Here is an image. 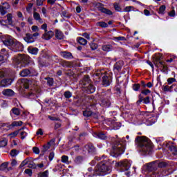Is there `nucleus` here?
Returning <instances> with one entry per match:
<instances>
[{
  "mask_svg": "<svg viewBox=\"0 0 177 177\" xmlns=\"http://www.w3.org/2000/svg\"><path fill=\"white\" fill-rule=\"evenodd\" d=\"M135 142L139 147L140 153L142 154H151L153 151V144L149 138L145 136H137Z\"/></svg>",
  "mask_w": 177,
  "mask_h": 177,
  "instance_id": "1",
  "label": "nucleus"
},
{
  "mask_svg": "<svg viewBox=\"0 0 177 177\" xmlns=\"http://www.w3.org/2000/svg\"><path fill=\"white\" fill-rule=\"evenodd\" d=\"M106 158V156L104 155L100 158H95V160H97V161L102 160L95 167L93 173L95 176H104V175H107L111 172V167L107 165V158Z\"/></svg>",
  "mask_w": 177,
  "mask_h": 177,
  "instance_id": "2",
  "label": "nucleus"
},
{
  "mask_svg": "<svg viewBox=\"0 0 177 177\" xmlns=\"http://www.w3.org/2000/svg\"><path fill=\"white\" fill-rule=\"evenodd\" d=\"M125 146H127V141L125 138H118L115 141V144L113 147V150L111 152V156L118 158L121 154H124L125 152Z\"/></svg>",
  "mask_w": 177,
  "mask_h": 177,
  "instance_id": "3",
  "label": "nucleus"
},
{
  "mask_svg": "<svg viewBox=\"0 0 177 177\" xmlns=\"http://www.w3.org/2000/svg\"><path fill=\"white\" fill-rule=\"evenodd\" d=\"M12 63L17 66L19 64H24V66H27V64H30V56L26 54L15 56L12 58Z\"/></svg>",
  "mask_w": 177,
  "mask_h": 177,
  "instance_id": "4",
  "label": "nucleus"
},
{
  "mask_svg": "<svg viewBox=\"0 0 177 177\" xmlns=\"http://www.w3.org/2000/svg\"><path fill=\"white\" fill-rule=\"evenodd\" d=\"M115 167L120 169L121 172H125L131 168V161L128 160H120L115 163Z\"/></svg>",
  "mask_w": 177,
  "mask_h": 177,
  "instance_id": "5",
  "label": "nucleus"
},
{
  "mask_svg": "<svg viewBox=\"0 0 177 177\" xmlns=\"http://www.w3.org/2000/svg\"><path fill=\"white\" fill-rule=\"evenodd\" d=\"M100 104L102 106V107H109L111 106V102H110V95H105L104 98L101 100Z\"/></svg>",
  "mask_w": 177,
  "mask_h": 177,
  "instance_id": "6",
  "label": "nucleus"
},
{
  "mask_svg": "<svg viewBox=\"0 0 177 177\" xmlns=\"http://www.w3.org/2000/svg\"><path fill=\"white\" fill-rule=\"evenodd\" d=\"M111 84V75L106 73L102 76L103 86H109Z\"/></svg>",
  "mask_w": 177,
  "mask_h": 177,
  "instance_id": "7",
  "label": "nucleus"
},
{
  "mask_svg": "<svg viewBox=\"0 0 177 177\" xmlns=\"http://www.w3.org/2000/svg\"><path fill=\"white\" fill-rule=\"evenodd\" d=\"M1 41L3 45L7 46L10 49V48L13 47V44H15V41L12 40L10 37H6L5 38L1 39Z\"/></svg>",
  "mask_w": 177,
  "mask_h": 177,
  "instance_id": "8",
  "label": "nucleus"
},
{
  "mask_svg": "<svg viewBox=\"0 0 177 177\" xmlns=\"http://www.w3.org/2000/svg\"><path fill=\"white\" fill-rule=\"evenodd\" d=\"M12 49L14 50V52H21L23 51L24 46L23 44L19 41H15Z\"/></svg>",
  "mask_w": 177,
  "mask_h": 177,
  "instance_id": "9",
  "label": "nucleus"
},
{
  "mask_svg": "<svg viewBox=\"0 0 177 177\" xmlns=\"http://www.w3.org/2000/svg\"><path fill=\"white\" fill-rule=\"evenodd\" d=\"M53 35H55V32H53V31L47 30L42 35L41 37L43 39H45L46 41H49V39H51L53 37Z\"/></svg>",
  "mask_w": 177,
  "mask_h": 177,
  "instance_id": "10",
  "label": "nucleus"
},
{
  "mask_svg": "<svg viewBox=\"0 0 177 177\" xmlns=\"http://www.w3.org/2000/svg\"><path fill=\"white\" fill-rule=\"evenodd\" d=\"M60 56L66 60H71V59H74L73 54L68 51H61L59 53Z\"/></svg>",
  "mask_w": 177,
  "mask_h": 177,
  "instance_id": "11",
  "label": "nucleus"
},
{
  "mask_svg": "<svg viewBox=\"0 0 177 177\" xmlns=\"http://www.w3.org/2000/svg\"><path fill=\"white\" fill-rule=\"evenodd\" d=\"M12 79H3L0 82V86L2 88H6L10 85H12Z\"/></svg>",
  "mask_w": 177,
  "mask_h": 177,
  "instance_id": "12",
  "label": "nucleus"
},
{
  "mask_svg": "<svg viewBox=\"0 0 177 177\" xmlns=\"http://www.w3.org/2000/svg\"><path fill=\"white\" fill-rule=\"evenodd\" d=\"M93 136L94 138H97V139H102V140H106V139H107V136H106V133L103 132H94L93 133Z\"/></svg>",
  "mask_w": 177,
  "mask_h": 177,
  "instance_id": "13",
  "label": "nucleus"
},
{
  "mask_svg": "<svg viewBox=\"0 0 177 177\" xmlns=\"http://www.w3.org/2000/svg\"><path fill=\"white\" fill-rule=\"evenodd\" d=\"M154 64L161 67L162 68H165V62L161 61V57H156Z\"/></svg>",
  "mask_w": 177,
  "mask_h": 177,
  "instance_id": "14",
  "label": "nucleus"
},
{
  "mask_svg": "<svg viewBox=\"0 0 177 177\" xmlns=\"http://www.w3.org/2000/svg\"><path fill=\"white\" fill-rule=\"evenodd\" d=\"M24 39L27 44H32V42H35V38L32 37V35L30 33H27Z\"/></svg>",
  "mask_w": 177,
  "mask_h": 177,
  "instance_id": "15",
  "label": "nucleus"
},
{
  "mask_svg": "<svg viewBox=\"0 0 177 177\" xmlns=\"http://www.w3.org/2000/svg\"><path fill=\"white\" fill-rule=\"evenodd\" d=\"M84 148L86 150H87L88 153H91V154H93L95 151H96V149H95V147L93 144L88 143L86 145H85Z\"/></svg>",
  "mask_w": 177,
  "mask_h": 177,
  "instance_id": "16",
  "label": "nucleus"
},
{
  "mask_svg": "<svg viewBox=\"0 0 177 177\" xmlns=\"http://www.w3.org/2000/svg\"><path fill=\"white\" fill-rule=\"evenodd\" d=\"M148 171H154L157 168V161L149 162L147 165Z\"/></svg>",
  "mask_w": 177,
  "mask_h": 177,
  "instance_id": "17",
  "label": "nucleus"
},
{
  "mask_svg": "<svg viewBox=\"0 0 177 177\" xmlns=\"http://www.w3.org/2000/svg\"><path fill=\"white\" fill-rule=\"evenodd\" d=\"M11 117H17L20 114V109L19 108H12L10 112Z\"/></svg>",
  "mask_w": 177,
  "mask_h": 177,
  "instance_id": "18",
  "label": "nucleus"
},
{
  "mask_svg": "<svg viewBox=\"0 0 177 177\" xmlns=\"http://www.w3.org/2000/svg\"><path fill=\"white\" fill-rule=\"evenodd\" d=\"M2 94L4 96H9V97L14 96L15 95V91H13V90H12V89L6 88V89H4L2 91Z\"/></svg>",
  "mask_w": 177,
  "mask_h": 177,
  "instance_id": "19",
  "label": "nucleus"
},
{
  "mask_svg": "<svg viewBox=\"0 0 177 177\" xmlns=\"http://www.w3.org/2000/svg\"><path fill=\"white\" fill-rule=\"evenodd\" d=\"M38 50L39 49L37 47L29 46L28 48V52L31 55H38Z\"/></svg>",
  "mask_w": 177,
  "mask_h": 177,
  "instance_id": "20",
  "label": "nucleus"
},
{
  "mask_svg": "<svg viewBox=\"0 0 177 177\" xmlns=\"http://www.w3.org/2000/svg\"><path fill=\"white\" fill-rule=\"evenodd\" d=\"M33 19H35L36 21H39L40 24H42V23H44V21L41 18V15L37 12H33Z\"/></svg>",
  "mask_w": 177,
  "mask_h": 177,
  "instance_id": "21",
  "label": "nucleus"
},
{
  "mask_svg": "<svg viewBox=\"0 0 177 177\" xmlns=\"http://www.w3.org/2000/svg\"><path fill=\"white\" fill-rule=\"evenodd\" d=\"M55 37L57 39H63L64 38V35L63 34V32H62L59 29L55 30Z\"/></svg>",
  "mask_w": 177,
  "mask_h": 177,
  "instance_id": "22",
  "label": "nucleus"
},
{
  "mask_svg": "<svg viewBox=\"0 0 177 177\" xmlns=\"http://www.w3.org/2000/svg\"><path fill=\"white\" fill-rule=\"evenodd\" d=\"M44 103L48 106H55V104H56V101L52 98H46L44 100Z\"/></svg>",
  "mask_w": 177,
  "mask_h": 177,
  "instance_id": "23",
  "label": "nucleus"
},
{
  "mask_svg": "<svg viewBox=\"0 0 177 177\" xmlns=\"http://www.w3.org/2000/svg\"><path fill=\"white\" fill-rule=\"evenodd\" d=\"M100 10L102 12V13H104L105 15H107L108 16H111L113 15V12H111V10L104 8V7H101L100 8Z\"/></svg>",
  "mask_w": 177,
  "mask_h": 177,
  "instance_id": "24",
  "label": "nucleus"
},
{
  "mask_svg": "<svg viewBox=\"0 0 177 177\" xmlns=\"http://www.w3.org/2000/svg\"><path fill=\"white\" fill-rule=\"evenodd\" d=\"M30 74L31 71H30L29 69H24L19 73L21 77H28L29 75H30Z\"/></svg>",
  "mask_w": 177,
  "mask_h": 177,
  "instance_id": "25",
  "label": "nucleus"
},
{
  "mask_svg": "<svg viewBox=\"0 0 177 177\" xmlns=\"http://www.w3.org/2000/svg\"><path fill=\"white\" fill-rule=\"evenodd\" d=\"M102 49L104 52H111V50H113V46L110 44H105L102 46Z\"/></svg>",
  "mask_w": 177,
  "mask_h": 177,
  "instance_id": "26",
  "label": "nucleus"
},
{
  "mask_svg": "<svg viewBox=\"0 0 177 177\" xmlns=\"http://www.w3.org/2000/svg\"><path fill=\"white\" fill-rule=\"evenodd\" d=\"M77 41L78 44H80V45H83L84 46H85V45L88 44V40L85 39L83 37H77Z\"/></svg>",
  "mask_w": 177,
  "mask_h": 177,
  "instance_id": "27",
  "label": "nucleus"
},
{
  "mask_svg": "<svg viewBox=\"0 0 177 177\" xmlns=\"http://www.w3.org/2000/svg\"><path fill=\"white\" fill-rule=\"evenodd\" d=\"M6 17L8 24H9V26H12V24H13V15H12V13H8L7 14Z\"/></svg>",
  "mask_w": 177,
  "mask_h": 177,
  "instance_id": "28",
  "label": "nucleus"
},
{
  "mask_svg": "<svg viewBox=\"0 0 177 177\" xmlns=\"http://www.w3.org/2000/svg\"><path fill=\"white\" fill-rule=\"evenodd\" d=\"M150 176L151 177H161L162 176V174H161V171L160 170H156L151 173Z\"/></svg>",
  "mask_w": 177,
  "mask_h": 177,
  "instance_id": "29",
  "label": "nucleus"
},
{
  "mask_svg": "<svg viewBox=\"0 0 177 177\" xmlns=\"http://www.w3.org/2000/svg\"><path fill=\"white\" fill-rule=\"evenodd\" d=\"M96 88H95V86L92 85V84H89L87 86V93H93L95 91Z\"/></svg>",
  "mask_w": 177,
  "mask_h": 177,
  "instance_id": "30",
  "label": "nucleus"
},
{
  "mask_svg": "<svg viewBox=\"0 0 177 177\" xmlns=\"http://www.w3.org/2000/svg\"><path fill=\"white\" fill-rule=\"evenodd\" d=\"M96 26H97V27H102V28H107V27H109V24L104 21L97 22Z\"/></svg>",
  "mask_w": 177,
  "mask_h": 177,
  "instance_id": "31",
  "label": "nucleus"
},
{
  "mask_svg": "<svg viewBox=\"0 0 177 177\" xmlns=\"http://www.w3.org/2000/svg\"><path fill=\"white\" fill-rule=\"evenodd\" d=\"M82 161H84V157L79 156H77L75 160H74V162H75L76 164H82Z\"/></svg>",
  "mask_w": 177,
  "mask_h": 177,
  "instance_id": "32",
  "label": "nucleus"
},
{
  "mask_svg": "<svg viewBox=\"0 0 177 177\" xmlns=\"http://www.w3.org/2000/svg\"><path fill=\"white\" fill-rule=\"evenodd\" d=\"M156 122V120H153L151 118H149L148 119L146 120L145 122V124H146L148 127L150 125H153Z\"/></svg>",
  "mask_w": 177,
  "mask_h": 177,
  "instance_id": "33",
  "label": "nucleus"
},
{
  "mask_svg": "<svg viewBox=\"0 0 177 177\" xmlns=\"http://www.w3.org/2000/svg\"><path fill=\"white\" fill-rule=\"evenodd\" d=\"M114 9L116 12H122V9L121 8V6L118 3H113Z\"/></svg>",
  "mask_w": 177,
  "mask_h": 177,
  "instance_id": "34",
  "label": "nucleus"
},
{
  "mask_svg": "<svg viewBox=\"0 0 177 177\" xmlns=\"http://www.w3.org/2000/svg\"><path fill=\"white\" fill-rule=\"evenodd\" d=\"M49 176V170H46L43 172H40L38 174V177H48Z\"/></svg>",
  "mask_w": 177,
  "mask_h": 177,
  "instance_id": "35",
  "label": "nucleus"
},
{
  "mask_svg": "<svg viewBox=\"0 0 177 177\" xmlns=\"http://www.w3.org/2000/svg\"><path fill=\"white\" fill-rule=\"evenodd\" d=\"M81 84H82V85H83V86H85V85H86V84H89V76L86 75V76L83 78V80H82Z\"/></svg>",
  "mask_w": 177,
  "mask_h": 177,
  "instance_id": "36",
  "label": "nucleus"
},
{
  "mask_svg": "<svg viewBox=\"0 0 177 177\" xmlns=\"http://www.w3.org/2000/svg\"><path fill=\"white\" fill-rule=\"evenodd\" d=\"M165 9H167V7H165V5L161 6L159 8L158 14L159 15H165Z\"/></svg>",
  "mask_w": 177,
  "mask_h": 177,
  "instance_id": "37",
  "label": "nucleus"
},
{
  "mask_svg": "<svg viewBox=\"0 0 177 177\" xmlns=\"http://www.w3.org/2000/svg\"><path fill=\"white\" fill-rule=\"evenodd\" d=\"M23 125V122L22 121H14L11 124V127H21Z\"/></svg>",
  "mask_w": 177,
  "mask_h": 177,
  "instance_id": "38",
  "label": "nucleus"
},
{
  "mask_svg": "<svg viewBox=\"0 0 177 177\" xmlns=\"http://www.w3.org/2000/svg\"><path fill=\"white\" fill-rule=\"evenodd\" d=\"M44 80H46L47 84L49 86H53V78L51 77H45Z\"/></svg>",
  "mask_w": 177,
  "mask_h": 177,
  "instance_id": "39",
  "label": "nucleus"
},
{
  "mask_svg": "<svg viewBox=\"0 0 177 177\" xmlns=\"http://www.w3.org/2000/svg\"><path fill=\"white\" fill-rule=\"evenodd\" d=\"M61 161L64 164H68V156L64 155L61 158Z\"/></svg>",
  "mask_w": 177,
  "mask_h": 177,
  "instance_id": "40",
  "label": "nucleus"
},
{
  "mask_svg": "<svg viewBox=\"0 0 177 177\" xmlns=\"http://www.w3.org/2000/svg\"><path fill=\"white\" fill-rule=\"evenodd\" d=\"M8 165H9V162H8L2 163L0 166L1 171H5V169H7Z\"/></svg>",
  "mask_w": 177,
  "mask_h": 177,
  "instance_id": "41",
  "label": "nucleus"
},
{
  "mask_svg": "<svg viewBox=\"0 0 177 177\" xmlns=\"http://www.w3.org/2000/svg\"><path fill=\"white\" fill-rule=\"evenodd\" d=\"M169 150L172 152V153L174 156H177V148L174 145L170 146Z\"/></svg>",
  "mask_w": 177,
  "mask_h": 177,
  "instance_id": "42",
  "label": "nucleus"
},
{
  "mask_svg": "<svg viewBox=\"0 0 177 177\" xmlns=\"http://www.w3.org/2000/svg\"><path fill=\"white\" fill-rule=\"evenodd\" d=\"M156 165L157 167H158L159 168H165V167H167V163L165 162H158V161H156Z\"/></svg>",
  "mask_w": 177,
  "mask_h": 177,
  "instance_id": "43",
  "label": "nucleus"
},
{
  "mask_svg": "<svg viewBox=\"0 0 177 177\" xmlns=\"http://www.w3.org/2000/svg\"><path fill=\"white\" fill-rule=\"evenodd\" d=\"M64 96L66 99H70V97L73 96V93L70 91H65L64 93Z\"/></svg>",
  "mask_w": 177,
  "mask_h": 177,
  "instance_id": "44",
  "label": "nucleus"
},
{
  "mask_svg": "<svg viewBox=\"0 0 177 177\" xmlns=\"http://www.w3.org/2000/svg\"><path fill=\"white\" fill-rule=\"evenodd\" d=\"M0 13L2 16H5V15H6V13H8L7 8H4L3 7L0 6Z\"/></svg>",
  "mask_w": 177,
  "mask_h": 177,
  "instance_id": "45",
  "label": "nucleus"
},
{
  "mask_svg": "<svg viewBox=\"0 0 177 177\" xmlns=\"http://www.w3.org/2000/svg\"><path fill=\"white\" fill-rule=\"evenodd\" d=\"M6 146H8V140L3 139V140L0 141V148L6 147Z\"/></svg>",
  "mask_w": 177,
  "mask_h": 177,
  "instance_id": "46",
  "label": "nucleus"
},
{
  "mask_svg": "<svg viewBox=\"0 0 177 177\" xmlns=\"http://www.w3.org/2000/svg\"><path fill=\"white\" fill-rule=\"evenodd\" d=\"M11 157H16L19 154V151L17 149H12L10 153Z\"/></svg>",
  "mask_w": 177,
  "mask_h": 177,
  "instance_id": "47",
  "label": "nucleus"
},
{
  "mask_svg": "<svg viewBox=\"0 0 177 177\" xmlns=\"http://www.w3.org/2000/svg\"><path fill=\"white\" fill-rule=\"evenodd\" d=\"M133 91H135V92H139V90L140 89V84H133Z\"/></svg>",
  "mask_w": 177,
  "mask_h": 177,
  "instance_id": "48",
  "label": "nucleus"
},
{
  "mask_svg": "<svg viewBox=\"0 0 177 177\" xmlns=\"http://www.w3.org/2000/svg\"><path fill=\"white\" fill-rule=\"evenodd\" d=\"M83 115L84 117H91V115H92V111H88V110H86L83 112Z\"/></svg>",
  "mask_w": 177,
  "mask_h": 177,
  "instance_id": "49",
  "label": "nucleus"
},
{
  "mask_svg": "<svg viewBox=\"0 0 177 177\" xmlns=\"http://www.w3.org/2000/svg\"><path fill=\"white\" fill-rule=\"evenodd\" d=\"M28 161H30V159L26 158L25 159L20 165V168H23V167H26L28 164Z\"/></svg>",
  "mask_w": 177,
  "mask_h": 177,
  "instance_id": "50",
  "label": "nucleus"
},
{
  "mask_svg": "<svg viewBox=\"0 0 177 177\" xmlns=\"http://www.w3.org/2000/svg\"><path fill=\"white\" fill-rule=\"evenodd\" d=\"M90 48L91 50H96L97 49V44L96 43H91Z\"/></svg>",
  "mask_w": 177,
  "mask_h": 177,
  "instance_id": "51",
  "label": "nucleus"
},
{
  "mask_svg": "<svg viewBox=\"0 0 177 177\" xmlns=\"http://www.w3.org/2000/svg\"><path fill=\"white\" fill-rule=\"evenodd\" d=\"M141 93L147 96V95H150V93H151V91L149 89H145L141 91Z\"/></svg>",
  "mask_w": 177,
  "mask_h": 177,
  "instance_id": "52",
  "label": "nucleus"
},
{
  "mask_svg": "<svg viewBox=\"0 0 177 177\" xmlns=\"http://www.w3.org/2000/svg\"><path fill=\"white\" fill-rule=\"evenodd\" d=\"M142 102L144 104H149L150 103V97H146L145 98H142Z\"/></svg>",
  "mask_w": 177,
  "mask_h": 177,
  "instance_id": "53",
  "label": "nucleus"
},
{
  "mask_svg": "<svg viewBox=\"0 0 177 177\" xmlns=\"http://www.w3.org/2000/svg\"><path fill=\"white\" fill-rule=\"evenodd\" d=\"M17 135H19V131H15L11 133H10L8 136H10V138H16V136H17Z\"/></svg>",
  "mask_w": 177,
  "mask_h": 177,
  "instance_id": "54",
  "label": "nucleus"
},
{
  "mask_svg": "<svg viewBox=\"0 0 177 177\" xmlns=\"http://www.w3.org/2000/svg\"><path fill=\"white\" fill-rule=\"evenodd\" d=\"M176 79L174 78V77H170L169 79H167V82L169 84V85H171V84H174V82H176Z\"/></svg>",
  "mask_w": 177,
  "mask_h": 177,
  "instance_id": "55",
  "label": "nucleus"
},
{
  "mask_svg": "<svg viewBox=\"0 0 177 177\" xmlns=\"http://www.w3.org/2000/svg\"><path fill=\"white\" fill-rule=\"evenodd\" d=\"M20 135H21V139L24 140V139H26V138H27L28 134H27V132L22 131L21 132Z\"/></svg>",
  "mask_w": 177,
  "mask_h": 177,
  "instance_id": "56",
  "label": "nucleus"
},
{
  "mask_svg": "<svg viewBox=\"0 0 177 177\" xmlns=\"http://www.w3.org/2000/svg\"><path fill=\"white\" fill-rule=\"evenodd\" d=\"M114 41H125V37H116L113 38Z\"/></svg>",
  "mask_w": 177,
  "mask_h": 177,
  "instance_id": "57",
  "label": "nucleus"
},
{
  "mask_svg": "<svg viewBox=\"0 0 177 177\" xmlns=\"http://www.w3.org/2000/svg\"><path fill=\"white\" fill-rule=\"evenodd\" d=\"M134 9L133 6H127L124 8V12H129Z\"/></svg>",
  "mask_w": 177,
  "mask_h": 177,
  "instance_id": "58",
  "label": "nucleus"
},
{
  "mask_svg": "<svg viewBox=\"0 0 177 177\" xmlns=\"http://www.w3.org/2000/svg\"><path fill=\"white\" fill-rule=\"evenodd\" d=\"M8 75V73L4 71H0V78H3L4 77H6Z\"/></svg>",
  "mask_w": 177,
  "mask_h": 177,
  "instance_id": "59",
  "label": "nucleus"
},
{
  "mask_svg": "<svg viewBox=\"0 0 177 177\" xmlns=\"http://www.w3.org/2000/svg\"><path fill=\"white\" fill-rule=\"evenodd\" d=\"M32 151L35 154H39V148L35 147L32 148Z\"/></svg>",
  "mask_w": 177,
  "mask_h": 177,
  "instance_id": "60",
  "label": "nucleus"
},
{
  "mask_svg": "<svg viewBox=\"0 0 177 177\" xmlns=\"http://www.w3.org/2000/svg\"><path fill=\"white\" fill-rule=\"evenodd\" d=\"M53 158H55V153L51 152V153H50V154L48 156V160H49V161H52L53 160Z\"/></svg>",
  "mask_w": 177,
  "mask_h": 177,
  "instance_id": "61",
  "label": "nucleus"
},
{
  "mask_svg": "<svg viewBox=\"0 0 177 177\" xmlns=\"http://www.w3.org/2000/svg\"><path fill=\"white\" fill-rule=\"evenodd\" d=\"M82 37H84L86 39H91V35L86 32L82 33Z\"/></svg>",
  "mask_w": 177,
  "mask_h": 177,
  "instance_id": "62",
  "label": "nucleus"
},
{
  "mask_svg": "<svg viewBox=\"0 0 177 177\" xmlns=\"http://www.w3.org/2000/svg\"><path fill=\"white\" fill-rule=\"evenodd\" d=\"M161 142H164V138L160 137L156 138V143H158V145H161Z\"/></svg>",
  "mask_w": 177,
  "mask_h": 177,
  "instance_id": "63",
  "label": "nucleus"
},
{
  "mask_svg": "<svg viewBox=\"0 0 177 177\" xmlns=\"http://www.w3.org/2000/svg\"><path fill=\"white\" fill-rule=\"evenodd\" d=\"M0 24H1V26H6V24H8V19H0Z\"/></svg>",
  "mask_w": 177,
  "mask_h": 177,
  "instance_id": "64",
  "label": "nucleus"
}]
</instances>
